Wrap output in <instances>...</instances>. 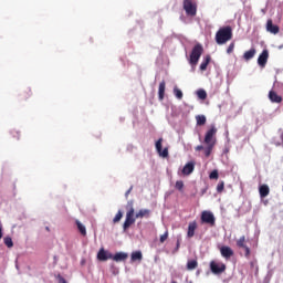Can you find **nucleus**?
Returning a JSON list of instances; mask_svg holds the SVG:
<instances>
[{"mask_svg": "<svg viewBox=\"0 0 283 283\" xmlns=\"http://www.w3.org/2000/svg\"><path fill=\"white\" fill-rule=\"evenodd\" d=\"M218 134V128H216L214 125H212L210 127V129L207 130L206 135H205V139L203 143L206 145H199L197 146L195 149L196 151H203L206 158H209L211 156V151H213V147H216V135Z\"/></svg>", "mask_w": 283, "mask_h": 283, "instance_id": "nucleus-1", "label": "nucleus"}, {"mask_svg": "<svg viewBox=\"0 0 283 283\" xmlns=\"http://www.w3.org/2000/svg\"><path fill=\"white\" fill-rule=\"evenodd\" d=\"M218 134V128H216L214 125H212L210 127V129L207 130L206 135H205V139L203 143L206 145H199L197 146L195 149L196 151H203L206 158H209L211 156V151H213V147H216V135Z\"/></svg>", "mask_w": 283, "mask_h": 283, "instance_id": "nucleus-2", "label": "nucleus"}, {"mask_svg": "<svg viewBox=\"0 0 283 283\" xmlns=\"http://www.w3.org/2000/svg\"><path fill=\"white\" fill-rule=\"evenodd\" d=\"M233 39V29L231 27L220 28L216 33V43L218 45H224V43Z\"/></svg>", "mask_w": 283, "mask_h": 283, "instance_id": "nucleus-3", "label": "nucleus"}, {"mask_svg": "<svg viewBox=\"0 0 283 283\" xmlns=\"http://www.w3.org/2000/svg\"><path fill=\"white\" fill-rule=\"evenodd\" d=\"M127 209L128 211L126 212V219L123 224L124 231H127V229H129V227L136 222V218H134L135 210L133 200L127 202Z\"/></svg>", "mask_w": 283, "mask_h": 283, "instance_id": "nucleus-4", "label": "nucleus"}, {"mask_svg": "<svg viewBox=\"0 0 283 283\" xmlns=\"http://www.w3.org/2000/svg\"><path fill=\"white\" fill-rule=\"evenodd\" d=\"M202 52H205V49L202 48V44H196L190 53L189 63L192 66L198 65V62L200 61V57L202 56Z\"/></svg>", "mask_w": 283, "mask_h": 283, "instance_id": "nucleus-5", "label": "nucleus"}, {"mask_svg": "<svg viewBox=\"0 0 283 283\" xmlns=\"http://www.w3.org/2000/svg\"><path fill=\"white\" fill-rule=\"evenodd\" d=\"M184 10L188 17L198 14V4L193 0H184Z\"/></svg>", "mask_w": 283, "mask_h": 283, "instance_id": "nucleus-6", "label": "nucleus"}, {"mask_svg": "<svg viewBox=\"0 0 283 283\" xmlns=\"http://www.w3.org/2000/svg\"><path fill=\"white\" fill-rule=\"evenodd\" d=\"M201 224H209L210 227H216V216L211 211L201 212Z\"/></svg>", "mask_w": 283, "mask_h": 283, "instance_id": "nucleus-7", "label": "nucleus"}, {"mask_svg": "<svg viewBox=\"0 0 283 283\" xmlns=\"http://www.w3.org/2000/svg\"><path fill=\"white\" fill-rule=\"evenodd\" d=\"M210 271L213 273V275H222L224 271H227V264L222 262H216L211 261L210 262Z\"/></svg>", "mask_w": 283, "mask_h": 283, "instance_id": "nucleus-8", "label": "nucleus"}, {"mask_svg": "<svg viewBox=\"0 0 283 283\" xmlns=\"http://www.w3.org/2000/svg\"><path fill=\"white\" fill-rule=\"evenodd\" d=\"M155 147L161 158H167L169 156V148L163 149V138H159L156 142Z\"/></svg>", "mask_w": 283, "mask_h": 283, "instance_id": "nucleus-9", "label": "nucleus"}, {"mask_svg": "<svg viewBox=\"0 0 283 283\" xmlns=\"http://www.w3.org/2000/svg\"><path fill=\"white\" fill-rule=\"evenodd\" d=\"M113 254L105 251L104 248H101L98 253H97V260H99V262H107V260H112Z\"/></svg>", "mask_w": 283, "mask_h": 283, "instance_id": "nucleus-10", "label": "nucleus"}, {"mask_svg": "<svg viewBox=\"0 0 283 283\" xmlns=\"http://www.w3.org/2000/svg\"><path fill=\"white\" fill-rule=\"evenodd\" d=\"M268 61H269V50H263L258 57V64L260 65V67H266Z\"/></svg>", "mask_w": 283, "mask_h": 283, "instance_id": "nucleus-11", "label": "nucleus"}, {"mask_svg": "<svg viewBox=\"0 0 283 283\" xmlns=\"http://www.w3.org/2000/svg\"><path fill=\"white\" fill-rule=\"evenodd\" d=\"M220 253L226 260H230V258H233V249H231V247L229 245H222L220 248Z\"/></svg>", "mask_w": 283, "mask_h": 283, "instance_id": "nucleus-12", "label": "nucleus"}, {"mask_svg": "<svg viewBox=\"0 0 283 283\" xmlns=\"http://www.w3.org/2000/svg\"><path fill=\"white\" fill-rule=\"evenodd\" d=\"M266 31L271 34H279L280 33V27L273 24V20L269 19L266 22Z\"/></svg>", "mask_w": 283, "mask_h": 283, "instance_id": "nucleus-13", "label": "nucleus"}, {"mask_svg": "<svg viewBox=\"0 0 283 283\" xmlns=\"http://www.w3.org/2000/svg\"><path fill=\"white\" fill-rule=\"evenodd\" d=\"M193 169H196V163L189 161L182 168L184 176H189L190 174H193Z\"/></svg>", "mask_w": 283, "mask_h": 283, "instance_id": "nucleus-14", "label": "nucleus"}, {"mask_svg": "<svg viewBox=\"0 0 283 283\" xmlns=\"http://www.w3.org/2000/svg\"><path fill=\"white\" fill-rule=\"evenodd\" d=\"M196 229H198V222L196 221L189 222L187 238H193V235H196Z\"/></svg>", "mask_w": 283, "mask_h": 283, "instance_id": "nucleus-15", "label": "nucleus"}, {"mask_svg": "<svg viewBox=\"0 0 283 283\" xmlns=\"http://www.w3.org/2000/svg\"><path fill=\"white\" fill-rule=\"evenodd\" d=\"M128 254L125 252H117L115 255L112 256V260H114V262H125V260H127Z\"/></svg>", "mask_w": 283, "mask_h": 283, "instance_id": "nucleus-16", "label": "nucleus"}, {"mask_svg": "<svg viewBox=\"0 0 283 283\" xmlns=\"http://www.w3.org/2000/svg\"><path fill=\"white\" fill-rule=\"evenodd\" d=\"M269 98L271 103H282V96L277 95L275 91L269 92Z\"/></svg>", "mask_w": 283, "mask_h": 283, "instance_id": "nucleus-17", "label": "nucleus"}, {"mask_svg": "<svg viewBox=\"0 0 283 283\" xmlns=\"http://www.w3.org/2000/svg\"><path fill=\"white\" fill-rule=\"evenodd\" d=\"M259 193L261 196V198H266V196H269V193H271V189L269 188L268 185H261L259 187Z\"/></svg>", "mask_w": 283, "mask_h": 283, "instance_id": "nucleus-18", "label": "nucleus"}, {"mask_svg": "<svg viewBox=\"0 0 283 283\" xmlns=\"http://www.w3.org/2000/svg\"><path fill=\"white\" fill-rule=\"evenodd\" d=\"M75 224L78 233L85 238V235H87V229L85 228V224H83L80 220H75Z\"/></svg>", "mask_w": 283, "mask_h": 283, "instance_id": "nucleus-19", "label": "nucleus"}, {"mask_svg": "<svg viewBox=\"0 0 283 283\" xmlns=\"http://www.w3.org/2000/svg\"><path fill=\"white\" fill-rule=\"evenodd\" d=\"M151 214V211L149 209H142L139 210L136 214L135 218L138 219H143V218H149V216Z\"/></svg>", "mask_w": 283, "mask_h": 283, "instance_id": "nucleus-20", "label": "nucleus"}, {"mask_svg": "<svg viewBox=\"0 0 283 283\" xmlns=\"http://www.w3.org/2000/svg\"><path fill=\"white\" fill-rule=\"evenodd\" d=\"M165 87H166V83H165V81H161L159 83V88H158L159 101H164L165 99Z\"/></svg>", "mask_w": 283, "mask_h": 283, "instance_id": "nucleus-21", "label": "nucleus"}, {"mask_svg": "<svg viewBox=\"0 0 283 283\" xmlns=\"http://www.w3.org/2000/svg\"><path fill=\"white\" fill-rule=\"evenodd\" d=\"M196 120L199 127H202V125H207V117L205 115H197Z\"/></svg>", "mask_w": 283, "mask_h": 283, "instance_id": "nucleus-22", "label": "nucleus"}, {"mask_svg": "<svg viewBox=\"0 0 283 283\" xmlns=\"http://www.w3.org/2000/svg\"><path fill=\"white\" fill-rule=\"evenodd\" d=\"M130 260L133 262H136V260H138L140 262L143 260V252H140V251L133 252L130 255Z\"/></svg>", "mask_w": 283, "mask_h": 283, "instance_id": "nucleus-23", "label": "nucleus"}, {"mask_svg": "<svg viewBox=\"0 0 283 283\" xmlns=\"http://www.w3.org/2000/svg\"><path fill=\"white\" fill-rule=\"evenodd\" d=\"M253 56H255V49H251L249 51H247L244 54H243V59L245 61H251V59H253Z\"/></svg>", "mask_w": 283, "mask_h": 283, "instance_id": "nucleus-24", "label": "nucleus"}, {"mask_svg": "<svg viewBox=\"0 0 283 283\" xmlns=\"http://www.w3.org/2000/svg\"><path fill=\"white\" fill-rule=\"evenodd\" d=\"M198 269V261L197 260H190L187 262V270L188 271H193Z\"/></svg>", "mask_w": 283, "mask_h": 283, "instance_id": "nucleus-25", "label": "nucleus"}, {"mask_svg": "<svg viewBox=\"0 0 283 283\" xmlns=\"http://www.w3.org/2000/svg\"><path fill=\"white\" fill-rule=\"evenodd\" d=\"M210 62H211V56L207 55L205 61L200 64L201 72H205V70H207Z\"/></svg>", "mask_w": 283, "mask_h": 283, "instance_id": "nucleus-26", "label": "nucleus"}, {"mask_svg": "<svg viewBox=\"0 0 283 283\" xmlns=\"http://www.w3.org/2000/svg\"><path fill=\"white\" fill-rule=\"evenodd\" d=\"M237 247L239 249H242L243 247H247V237L242 235L240 239L237 240Z\"/></svg>", "mask_w": 283, "mask_h": 283, "instance_id": "nucleus-27", "label": "nucleus"}, {"mask_svg": "<svg viewBox=\"0 0 283 283\" xmlns=\"http://www.w3.org/2000/svg\"><path fill=\"white\" fill-rule=\"evenodd\" d=\"M174 95L176 96V98H178V101H182V91L177 86L174 87Z\"/></svg>", "mask_w": 283, "mask_h": 283, "instance_id": "nucleus-28", "label": "nucleus"}, {"mask_svg": "<svg viewBox=\"0 0 283 283\" xmlns=\"http://www.w3.org/2000/svg\"><path fill=\"white\" fill-rule=\"evenodd\" d=\"M30 96H32V90L27 88V90H24V91L22 92V98H23L24 101H28V98H30Z\"/></svg>", "mask_w": 283, "mask_h": 283, "instance_id": "nucleus-29", "label": "nucleus"}, {"mask_svg": "<svg viewBox=\"0 0 283 283\" xmlns=\"http://www.w3.org/2000/svg\"><path fill=\"white\" fill-rule=\"evenodd\" d=\"M3 240H4V244H6V247H8V249H12V247H14V242H12V238L6 237Z\"/></svg>", "mask_w": 283, "mask_h": 283, "instance_id": "nucleus-30", "label": "nucleus"}, {"mask_svg": "<svg viewBox=\"0 0 283 283\" xmlns=\"http://www.w3.org/2000/svg\"><path fill=\"white\" fill-rule=\"evenodd\" d=\"M197 96L198 98H200L201 101H205L207 98V91L205 90H199L197 91Z\"/></svg>", "mask_w": 283, "mask_h": 283, "instance_id": "nucleus-31", "label": "nucleus"}, {"mask_svg": "<svg viewBox=\"0 0 283 283\" xmlns=\"http://www.w3.org/2000/svg\"><path fill=\"white\" fill-rule=\"evenodd\" d=\"M120 220H123V211L118 210V212L116 213V216L113 219L114 224H116L117 222H120Z\"/></svg>", "mask_w": 283, "mask_h": 283, "instance_id": "nucleus-32", "label": "nucleus"}, {"mask_svg": "<svg viewBox=\"0 0 283 283\" xmlns=\"http://www.w3.org/2000/svg\"><path fill=\"white\" fill-rule=\"evenodd\" d=\"M10 134H11L12 138H14L15 140H19V138H21V133H19V130H17V129H11Z\"/></svg>", "mask_w": 283, "mask_h": 283, "instance_id": "nucleus-33", "label": "nucleus"}, {"mask_svg": "<svg viewBox=\"0 0 283 283\" xmlns=\"http://www.w3.org/2000/svg\"><path fill=\"white\" fill-rule=\"evenodd\" d=\"M168 238H169V231L166 230V232L160 235L159 242H160L161 244H165V241H166Z\"/></svg>", "mask_w": 283, "mask_h": 283, "instance_id": "nucleus-34", "label": "nucleus"}, {"mask_svg": "<svg viewBox=\"0 0 283 283\" xmlns=\"http://www.w3.org/2000/svg\"><path fill=\"white\" fill-rule=\"evenodd\" d=\"M175 187L176 189H178V191H182V189L185 188V182H182V180H178L176 181Z\"/></svg>", "mask_w": 283, "mask_h": 283, "instance_id": "nucleus-35", "label": "nucleus"}, {"mask_svg": "<svg viewBox=\"0 0 283 283\" xmlns=\"http://www.w3.org/2000/svg\"><path fill=\"white\" fill-rule=\"evenodd\" d=\"M242 249L245 251L244 256L249 260L251 258V248L244 245Z\"/></svg>", "mask_w": 283, "mask_h": 283, "instance_id": "nucleus-36", "label": "nucleus"}, {"mask_svg": "<svg viewBox=\"0 0 283 283\" xmlns=\"http://www.w3.org/2000/svg\"><path fill=\"white\" fill-rule=\"evenodd\" d=\"M218 193H222L224 191V181H220L217 186Z\"/></svg>", "mask_w": 283, "mask_h": 283, "instance_id": "nucleus-37", "label": "nucleus"}, {"mask_svg": "<svg viewBox=\"0 0 283 283\" xmlns=\"http://www.w3.org/2000/svg\"><path fill=\"white\" fill-rule=\"evenodd\" d=\"M56 280L59 283H67V281H65V279L61 274L56 275Z\"/></svg>", "mask_w": 283, "mask_h": 283, "instance_id": "nucleus-38", "label": "nucleus"}, {"mask_svg": "<svg viewBox=\"0 0 283 283\" xmlns=\"http://www.w3.org/2000/svg\"><path fill=\"white\" fill-rule=\"evenodd\" d=\"M234 48H235V44H234V43H231V44L228 46V49H227V53H228V54H231V52H233Z\"/></svg>", "mask_w": 283, "mask_h": 283, "instance_id": "nucleus-39", "label": "nucleus"}, {"mask_svg": "<svg viewBox=\"0 0 283 283\" xmlns=\"http://www.w3.org/2000/svg\"><path fill=\"white\" fill-rule=\"evenodd\" d=\"M219 174H218V170H212L209 175V178H218Z\"/></svg>", "mask_w": 283, "mask_h": 283, "instance_id": "nucleus-40", "label": "nucleus"}, {"mask_svg": "<svg viewBox=\"0 0 283 283\" xmlns=\"http://www.w3.org/2000/svg\"><path fill=\"white\" fill-rule=\"evenodd\" d=\"M132 189H134L133 186H130V188L126 191L125 197L128 198L129 193H132Z\"/></svg>", "mask_w": 283, "mask_h": 283, "instance_id": "nucleus-41", "label": "nucleus"}, {"mask_svg": "<svg viewBox=\"0 0 283 283\" xmlns=\"http://www.w3.org/2000/svg\"><path fill=\"white\" fill-rule=\"evenodd\" d=\"M180 249V241H177V250Z\"/></svg>", "mask_w": 283, "mask_h": 283, "instance_id": "nucleus-42", "label": "nucleus"}, {"mask_svg": "<svg viewBox=\"0 0 283 283\" xmlns=\"http://www.w3.org/2000/svg\"><path fill=\"white\" fill-rule=\"evenodd\" d=\"M45 230H46V231H50V227H46Z\"/></svg>", "mask_w": 283, "mask_h": 283, "instance_id": "nucleus-43", "label": "nucleus"}, {"mask_svg": "<svg viewBox=\"0 0 283 283\" xmlns=\"http://www.w3.org/2000/svg\"><path fill=\"white\" fill-rule=\"evenodd\" d=\"M171 283H178V282H176V281H171Z\"/></svg>", "mask_w": 283, "mask_h": 283, "instance_id": "nucleus-44", "label": "nucleus"}, {"mask_svg": "<svg viewBox=\"0 0 283 283\" xmlns=\"http://www.w3.org/2000/svg\"><path fill=\"white\" fill-rule=\"evenodd\" d=\"M251 266H253V262H251Z\"/></svg>", "mask_w": 283, "mask_h": 283, "instance_id": "nucleus-45", "label": "nucleus"}]
</instances>
